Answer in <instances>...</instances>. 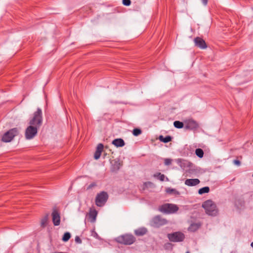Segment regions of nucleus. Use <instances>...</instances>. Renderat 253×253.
Returning <instances> with one entry per match:
<instances>
[{
	"instance_id": "obj_13",
	"label": "nucleus",
	"mask_w": 253,
	"mask_h": 253,
	"mask_svg": "<svg viewBox=\"0 0 253 253\" xmlns=\"http://www.w3.org/2000/svg\"><path fill=\"white\" fill-rule=\"evenodd\" d=\"M200 182L199 179H187L185 181V184L189 186H194L198 185Z\"/></svg>"
},
{
	"instance_id": "obj_19",
	"label": "nucleus",
	"mask_w": 253,
	"mask_h": 253,
	"mask_svg": "<svg viewBox=\"0 0 253 253\" xmlns=\"http://www.w3.org/2000/svg\"><path fill=\"white\" fill-rule=\"evenodd\" d=\"M195 154L198 157L202 158L204 156V151L202 149L198 148L195 150Z\"/></svg>"
},
{
	"instance_id": "obj_1",
	"label": "nucleus",
	"mask_w": 253,
	"mask_h": 253,
	"mask_svg": "<svg viewBox=\"0 0 253 253\" xmlns=\"http://www.w3.org/2000/svg\"><path fill=\"white\" fill-rule=\"evenodd\" d=\"M202 207L205 210L206 212L210 215L215 216L218 212L216 205L211 200L205 201Z\"/></svg>"
},
{
	"instance_id": "obj_4",
	"label": "nucleus",
	"mask_w": 253,
	"mask_h": 253,
	"mask_svg": "<svg viewBox=\"0 0 253 253\" xmlns=\"http://www.w3.org/2000/svg\"><path fill=\"white\" fill-rule=\"evenodd\" d=\"M159 210L164 213H173L178 210V207L174 204H165L160 206Z\"/></svg>"
},
{
	"instance_id": "obj_23",
	"label": "nucleus",
	"mask_w": 253,
	"mask_h": 253,
	"mask_svg": "<svg viewBox=\"0 0 253 253\" xmlns=\"http://www.w3.org/2000/svg\"><path fill=\"white\" fill-rule=\"evenodd\" d=\"M70 233L69 232H66L62 237V240L64 242H67L70 239Z\"/></svg>"
},
{
	"instance_id": "obj_32",
	"label": "nucleus",
	"mask_w": 253,
	"mask_h": 253,
	"mask_svg": "<svg viewBox=\"0 0 253 253\" xmlns=\"http://www.w3.org/2000/svg\"><path fill=\"white\" fill-rule=\"evenodd\" d=\"M233 162L234 164H235V165H237L238 166H240L241 165V162L238 160H234Z\"/></svg>"
},
{
	"instance_id": "obj_6",
	"label": "nucleus",
	"mask_w": 253,
	"mask_h": 253,
	"mask_svg": "<svg viewBox=\"0 0 253 253\" xmlns=\"http://www.w3.org/2000/svg\"><path fill=\"white\" fill-rule=\"evenodd\" d=\"M108 199V195L107 192L102 191L98 193L95 198V204L98 207L103 206Z\"/></svg>"
},
{
	"instance_id": "obj_2",
	"label": "nucleus",
	"mask_w": 253,
	"mask_h": 253,
	"mask_svg": "<svg viewBox=\"0 0 253 253\" xmlns=\"http://www.w3.org/2000/svg\"><path fill=\"white\" fill-rule=\"evenodd\" d=\"M42 122V111L40 108H38L37 111L34 113L33 118L30 120L29 124L40 128Z\"/></svg>"
},
{
	"instance_id": "obj_24",
	"label": "nucleus",
	"mask_w": 253,
	"mask_h": 253,
	"mask_svg": "<svg viewBox=\"0 0 253 253\" xmlns=\"http://www.w3.org/2000/svg\"><path fill=\"white\" fill-rule=\"evenodd\" d=\"M142 133V131L139 128H134L132 131V133L134 136H138Z\"/></svg>"
},
{
	"instance_id": "obj_9",
	"label": "nucleus",
	"mask_w": 253,
	"mask_h": 253,
	"mask_svg": "<svg viewBox=\"0 0 253 253\" xmlns=\"http://www.w3.org/2000/svg\"><path fill=\"white\" fill-rule=\"evenodd\" d=\"M167 223V220L160 215L154 216L151 221V225L155 227H159L166 225Z\"/></svg>"
},
{
	"instance_id": "obj_14",
	"label": "nucleus",
	"mask_w": 253,
	"mask_h": 253,
	"mask_svg": "<svg viewBox=\"0 0 253 253\" xmlns=\"http://www.w3.org/2000/svg\"><path fill=\"white\" fill-rule=\"evenodd\" d=\"M112 144L116 147H123L125 145V143L123 139L117 138L113 141Z\"/></svg>"
},
{
	"instance_id": "obj_11",
	"label": "nucleus",
	"mask_w": 253,
	"mask_h": 253,
	"mask_svg": "<svg viewBox=\"0 0 253 253\" xmlns=\"http://www.w3.org/2000/svg\"><path fill=\"white\" fill-rule=\"evenodd\" d=\"M194 41L195 45L201 49H205L207 47L205 41L200 37L195 38Z\"/></svg>"
},
{
	"instance_id": "obj_34",
	"label": "nucleus",
	"mask_w": 253,
	"mask_h": 253,
	"mask_svg": "<svg viewBox=\"0 0 253 253\" xmlns=\"http://www.w3.org/2000/svg\"><path fill=\"white\" fill-rule=\"evenodd\" d=\"M251 246L253 248V242L251 243Z\"/></svg>"
},
{
	"instance_id": "obj_26",
	"label": "nucleus",
	"mask_w": 253,
	"mask_h": 253,
	"mask_svg": "<svg viewBox=\"0 0 253 253\" xmlns=\"http://www.w3.org/2000/svg\"><path fill=\"white\" fill-rule=\"evenodd\" d=\"M103 148H104L103 145L101 143H99L97 146L96 151H97L99 152L102 153Z\"/></svg>"
},
{
	"instance_id": "obj_20",
	"label": "nucleus",
	"mask_w": 253,
	"mask_h": 253,
	"mask_svg": "<svg viewBox=\"0 0 253 253\" xmlns=\"http://www.w3.org/2000/svg\"><path fill=\"white\" fill-rule=\"evenodd\" d=\"M173 125L174 127L177 128H181L183 127V123L178 121L174 122Z\"/></svg>"
},
{
	"instance_id": "obj_21",
	"label": "nucleus",
	"mask_w": 253,
	"mask_h": 253,
	"mask_svg": "<svg viewBox=\"0 0 253 253\" xmlns=\"http://www.w3.org/2000/svg\"><path fill=\"white\" fill-rule=\"evenodd\" d=\"M166 191L169 194H174L175 195H178L179 194V192L176 190L170 188H167Z\"/></svg>"
},
{
	"instance_id": "obj_27",
	"label": "nucleus",
	"mask_w": 253,
	"mask_h": 253,
	"mask_svg": "<svg viewBox=\"0 0 253 253\" xmlns=\"http://www.w3.org/2000/svg\"><path fill=\"white\" fill-rule=\"evenodd\" d=\"M96 186H97V184H96V182H92L87 187V190L91 189L93 188L94 187H96Z\"/></svg>"
},
{
	"instance_id": "obj_10",
	"label": "nucleus",
	"mask_w": 253,
	"mask_h": 253,
	"mask_svg": "<svg viewBox=\"0 0 253 253\" xmlns=\"http://www.w3.org/2000/svg\"><path fill=\"white\" fill-rule=\"evenodd\" d=\"M185 128L189 129H195L198 128V124L194 120L190 119L185 122Z\"/></svg>"
},
{
	"instance_id": "obj_28",
	"label": "nucleus",
	"mask_w": 253,
	"mask_h": 253,
	"mask_svg": "<svg viewBox=\"0 0 253 253\" xmlns=\"http://www.w3.org/2000/svg\"><path fill=\"white\" fill-rule=\"evenodd\" d=\"M101 153L97 151H95L94 154V158L95 160H98L100 156H101Z\"/></svg>"
},
{
	"instance_id": "obj_3",
	"label": "nucleus",
	"mask_w": 253,
	"mask_h": 253,
	"mask_svg": "<svg viewBox=\"0 0 253 253\" xmlns=\"http://www.w3.org/2000/svg\"><path fill=\"white\" fill-rule=\"evenodd\" d=\"M116 241L122 244L130 245L135 241V238L131 234H125L118 237Z\"/></svg>"
},
{
	"instance_id": "obj_29",
	"label": "nucleus",
	"mask_w": 253,
	"mask_h": 253,
	"mask_svg": "<svg viewBox=\"0 0 253 253\" xmlns=\"http://www.w3.org/2000/svg\"><path fill=\"white\" fill-rule=\"evenodd\" d=\"M172 160L170 159H165V165L166 166L170 165L171 164Z\"/></svg>"
},
{
	"instance_id": "obj_12",
	"label": "nucleus",
	"mask_w": 253,
	"mask_h": 253,
	"mask_svg": "<svg viewBox=\"0 0 253 253\" xmlns=\"http://www.w3.org/2000/svg\"><path fill=\"white\" fill-rule=\"evenodd\" d=\"M52 221L55 226H58L60 223V216L58 212L55 210L52 213Z\"/></svg>"
},
{
	"instance_id": "obj_31",
	"label": "nucleus",
	"mask_w": 253,
	"mask_h": 253,
	"mask_svg": "<svg viewBox=\"0 0 253 253\" xmlns=\"http://www.w3.org/2000/svg\"><path fill=\"white\" fill-rule=\"evenodd\" d=\"M75 242L78 244L82 243V240L79 236H76L75 237Z\"/></svg>"
},
{
	"instance_id": "obj_18",
	"label": "nucleus",
	"mask_w": 253,
	"mask_h": 253,
	"mask_svg": "<svg viewBox=\"0 0 253 253\" xmlns=\"http://www.w3.org/2000/svg\"><path fill=\"white\" fill-rule=\"evenodd\" d=\"M210 191V188L208 186L203 187L202 188H200L199 191L198 193L199 194L202 195L204 193H207Z\"/></svg>"
},
{
	"instance_id": "obj_33",
	"label": "nucleus",
	"mask_w": 253,
	"mask_h": 253,
	"mask_svg": "<svg viewBox=\"0 0 253 253\" xmlns=\"http://www.w3.org/2000/svg\"><path fill=\"white\" fill-rule=\"evenodd\" d=\"M202 3L204 5H206L208 3V0H202Z\"/></svg>"
},
{
	"instance_id": "obj_25",
	"label": "nucleus",
	"mask_w": 253,
	"mask_h": 253,
	"mask_svg": "<svg viewBox=\"0 0 253 253\" xmlns=\"http://www.w3.org/2000/svg\"><path fill=\"white\" fill-rule=\"evenodd\" d=\"M47 220H48L47 215L45 216L44 218H43L42 219L41 225L42 226L44 227V226H45V225L47 223Z\"/></svg>"
},
{
	"instance_id": "obj_22",
	"label": "nucleus",
	"mask_w": 253,
	"mask_h": 253,
	"mask_svg": "<svg viewBox=\"0 0 253 253\" xmlns=\"http://www.w3.org/2000/svg\"><path fill=\"white\" fill-rule=\"evenodd\" d=\"M154 177H158L159 180L161 181H164L165 178L164 174L161 173L160 172L157 173L154 175Z\"/></svg>"
},
{
	"instance_id": "obj_16",
	"label": "nucleus",
	"mask_w": 253,
	"mask_h": 253,
	"mask_svg": "<svg viewBox=\"0 0 253 253\" xmlns=\"http://www.w3.org/2000/svg\"><path fill=\"white\" fill-rule=\"evenodd\" d=\"M147 230L145 228H141L135 230L134 233L137 236H142L145 234Z\"/></svg>"
},
{
	"instance_id": "obj_5",
	"label": "nucleus",
	"mask_w": 253,
	"mask_h": 253,
	"mask_svg": "<svg viewBox=\"0 0 253 253\" xmlns=\"http://www.w3.org/2000/svg\"><path fill=\"white\" fill-rule=\"evenodd\" d=\"M18 129L16 127L9 130L3 135L1 138L2 141L4 142H10L15 136L18 135Z\"/></svg>"
},
{
	"instance_id": "obj_35",
	"label": "nucleus",
	"mask_w": 253,
	"mask_h": 253,
	"mask_svg": "<svg viewBox=\"0 0 253 253\" xmlns=\"http://www.w3.org/2000/svg\"><path fill=\"white\" fill-rule=\"evenodd\" d=\"M186 253H190V252L189 251H187V252H186Z\"/></svg>"
},
{
	"instance_id": "obj_15",
	"label": "nucleus",
	"mask_w": 253,
	"mask_h": 253,
	"mask_svg": "<svg viewBox=\"0 0 253 253\" xmlns=\"http://www.w3.org/2000/svg\"><path fill=\"white\" fill-rule=\"evenodd\" d=\"M200 226V224L197 223H192L188 227V231L190 232H195L197 230Z\"/></svg>"
},
{
	"instance_id": "obj_7",
	"label": "nucleus",
	"mask_w": 253,
	"mask_h": 253,
	"mask_svg": "<svg viewBox=\"0 0 253 253\" xmlns=\"http://www.w3.org/2000/svg\"><path fill=\"white\" fill-rule=\"evenodd\" d=\"M39 128L37 126L30 125L25 130V135L26 139L29 140L33 138L37 135Z\"/></svg>"
},
{
	"instance_id": "obj_8",
	"label": "nucleus",
	"mask_w": 253,
	"mask_h": 253,
	"mask_svg": "<svg viewBox=\"0 0 253 253\" xmlns=\"http://www.w3.org/2000/svg\"><path fill=\"white\" fill-rule=\"evenodd\" d=\"M168 238L172 242H182L185 238L184 234L180 232H175L173 233L168 234Z\"/></svg>"
},
{
	"instance_id": "obj_30",
	"label": "nucleus",
	"mask_w": 253,
	"mask_h": 253,
	"mask_svg": "<svg viewBox=\"0 0 253 253\" xmlns=\"http://www.w3.org/2000/svg\"><path fill=\"white\" fill-rule=\"evenodd\" d=\"M123 4L126 6H129L131 4L130 0H123Z\"/></svg>"
},
{
	"instance_id": "obj_17",
	"label": "nucleus",
	"mask_w": 253,
	"mask_h": 253,
	"mask_svg": "<svg viewBox=\"0 0 253 253\" xmlns=\"http://www.w3.org/2000/svg\"><path fill=\"white\" fill-rule=\"evenodd\" d=\"M159 139L162 142H163L164 143H168L171 141V137L170 136H167L166 137H164L162 135H160L159 137Z\"/></svg>"
}]
</instances>
